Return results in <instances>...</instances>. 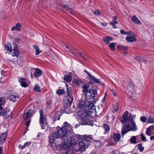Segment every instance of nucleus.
Instances as JSON below:
<instances>
[{"mask_svg":"<svg viewBox=\"0 0 154 154\" xmlns=\"http://www.w3.org/2000/svg\"><path fill=\"white\" fill-rule=\"evenodd\" d=\"M40 115L39 123L42 129H45V127L47 124L46 121V118L43 115V111L42 109H40L39 110Z\"/></svg>","mask_w":154,"mask_h":154,"instance_id":"obj_5","label":"nucleus"},{"mask_svg":"<svg viewBox=\"0 0 154 154\" xmlns=\"http://www.w3.org/2000/svg\"><path fill=\"white\" fill-rule=\"evenodd\" d=\"M64 79L66 82H70L72 80V77L70 75H66L64 76Z\"/></svg>","mask_w":154,"mask_h":154,"instance_id":"obj_33","label":"nucleus"},{"mask_svg":"<svg viewBox=\"0 0 154 154\" xmlns=\"http://www.w3.org/2000/svg\"><path fill=\"white\" fill-rule=\"evenodd\" d=\"M94 13L96 15H98L100 14V11L98 10H96L94 11Z\"/></svg>","mask_w":154,"mask_h":154,"instance_id":"obj_53","label":"nucleus"},{"mask_svg":"<svg viewBox=\"0 0 154 154\" xmlns=\"http://www.w3.org/2000/svg\"><path fill=\"white\" fill-rule=\"evenodd\" d=\"M88 102H85L84 101H80L79 103V106L80 108H82L84 107H86L87 106Z\"/></svg>","mask_w":154,"mask_h":154,"instance_id":"obj_21","label":"nucleus"},{"mask_svg":"<svg viewBox=\"0 0 154 154\" xmlns=\"http://www.w3.org/2000/svg\"><path fill=\"white\" fill-rule=\"evenodd\" d=\"M132 21L134 23L138 24L140 23V20L135 16H133L132 18Z\"/></svg>","mask_w":154,"mask_h":154,"instance_id":"obj_30","label":"nucleus"},{"mask_svg":"<svg viewBox=\"0 0 154 154\" xmlns=\"http://www.w3.org/2000/svg\"><path fill=\"white\" fill-rule=\"evenodd\" d=\"M86 101L88 102L87 106L89 109H93L95 111L96 109L95 106L93 103L94 102H92L91 100L90 99H87Z\"/></svg>","mask_w":154,"mask_h":154,"instance_id":"obj_11","label":"nucleus"},{"mask_svg":"<svg viewBox=\"0 0 154 154\" xmlns=\"http://www.w3.org/2000/svg\"><path fill=\"white\" fill-rule=\"evenodd\" d=\"M68 96L67 98V104L68 106H71L72 102L73 100V97L72 96V93L70 89L67 88Z\"/></svg>","mask_w":154,"mask_h":154,"instance_id":"obj_8","label":"nucleus"},{"mask_svg":"<svg viewBox=\"0 0 154 154\" xmlns=\"http://www.w3.org/2000/svg\"><path fill=\"white\" fill-rule=\"evenodd\" d=\"M106 95H105L104 97H103V98L102 99V102H104V101L105 100H106Z\"/></svg>","mask_w":154,"mask_h":154,"instance_id":"obj_60","label":"nucleus"},{"mask_svg":"<svg viewBox=\"0 0 154 154\" xmlns=\"http://www.w3.org/2000/svg\"><path fill=\"white\" fill-rule=\"evenodd\" d=\"M119 103H116L113 106V109L112 110V111L113 112L117 111L119 109Z\"/></svg>","mask_w":154,"mask_h":154,"instance_id":"obj_39","label":"nucleus"},{"mask_svg":"<svg viewBox=\"0 0 154 154\" xmlns=\"http://www.w3.org/2000/svg\"><path fill=\"white\" fill-rule=\"evenodd\" d=\"M128 32H129V33H129V34L131 35H133L134 33L131 31H128Z\"/></svg>","mask_w":154,"mask_h":154,"instance_id":"obj_62","label":"nucleus"},{"mask_svg":"<svg viewBox=\"0 0 154 154\" xmlns=\"http://www.w3.org/2000/svg\"><path fill=\"white\" fill-rule=\"evenodd\" d=\"M19 55V51L17 48H14L13 49V53L12 54L13 57L16 56L17 57Z\"/></svg>","mask_w":154,"mask_h":154,"instance_id":"obj_28","label":"nucleus"},{"mask_svg":"<svg viewBox=\"0 0 154 154\" xmlns=\"http://www.w3.org/2000/svg\"><path fill=\"white\" fill-rule=\"evenodd\" d=\"M34 69L35 70V71L34 72V75L35 76L37 77H40L42 74V71L38 69L35 68Z\"/></svg>","mask_w":154,"mask_h":154,"instance_id":"obj_20","label":"nucleus"},{"mask_svg":"<svg viewBox=\"0 0 154 154\" xmlns=\"http://www.w3.org/2000/svg\"><path fill=\"white\" fill-rule=\"evenodd\" d=\"M61 114L62 113L61 111H57L56 112L54 116V119L55 121L59 120L60 116H61Z\"/></svg>","mask_w":154,"mask_h":154,"instance_id":"obj_19","label":"nucleus"},{"mask_svg":"<svg viewBox=\"0 0 154 154\" xmlns=\"http://www.w3.org/2000/svg\"><path fill=\"white\" fill-rule=\"evenodd\" d=\"M97 92L96 90L93 88H90L86 95L87 99H90L92 102L95 101L94 97L97 95Z\"/></svg>","mask_w":154,"mask_h":154,"instance_id":"obj_4","label":"nucleus"},{"mask_svg":"<svg viewBox=\"0 0 154 154\" xmlns=\"http://www.w3.org/2000/svg\"><path fill=\"white\" fill-rule=\"evenodd\" d=\"M52 104V102L51 100L48 101L47 103V104L49 106H50Z\"/></svg>","mask_w":154,"mask_h":154,"instance_id":"obj_57","label":"nucleus"},{"mask_svg":"<svg viewBox=\"0 0 154 154\" xmlns=\"http://www.w3.org/2000/svg\"><path fill=\"white\" fill-rule=\"evenodd\" d=\"M63 136L62 134H61L60 132L57 130L56 132H53L52 133V135L50 136L49 140L50 142L51 143H54V142L57 138H61L63 140Z\"/></svg>","mask_w":154,"mask_h":154,"instance_id":"obj_6","label":"nucleus"},{"mask_svg":"<svg viewBox=\"0 0 154 154\" xmlns=\"http://www.w3.org/2000/svg\"><path fill=\"white\" fill-rule=\"evenodd\" d=\"M21 24L20 23H17L15 26L16 30L18 31H19L20 30L21 27Z\"/></svg>","mask_w":154,"mask_h":154,"instance_id":"obj_43","label":"nucleus"},{"mask_svg":"<svg viewBox=\"0 0 154 154\" xmlns=\"http://www.w3.org/2000/svg\"><path fill=\"white\" fill-rule=\"evenodd\" d=\"M19 147L20 148L23 149H24L25 147L24 146V145H19Z\"/></svg>","mask_w":154,"mask_h":154,"instance_id":"obj_56","label":"nucleus"},{"mask_svg":"<svg viewBox=\"0 0 154 154\" xmlns=\"http://www.w3.org/2000/svg\"><path fill=\"white\" fill-rule=\"evenodd\" d=\"M19 98L18 96L11 95L9 96V99L13 102L15 101L16 100L17 98Z\"/></svg>","mask_w":154,"mask_h":154,"instance_id":"obj_31","label":"nucleus"},{"mask_svg":"<svg viewBox=\"0 0 154 154\" xmlns=\"http://www.w3.org/2000/svg\"><path fill=\"white\" fill-rule=\"evenodd\" d=\"M81 123L82 125H93L92 121L90 119L89 117L86 113H82L81 116Z\"/></svg>","mask_w":154,"mask_h":154,"instance_id":"obj_3","label":"nucleus"},{"mask_svg":"<svg viewBox=\"0 0 154 154\" xmlns=\"http://www.w3.org/2000/svg\"><path fill=\"white\" fill-rule=\"evenodd\" d=\"M71 130L72 127L70 124L67 122H65L63 127L58 130L63 136H64L68 135V133H71L70 131Z\"/></svg>","mask_w":154,"mask_h":154,"instance_id":"obj_2","label":"nucleus"},{"mask_svg":"<svg viewBox=\"0 0 154 154\" xmlns=\"http://www.w3.org/2000/svg\"><path fill=\"white\" fill-rule=\"evenodd\" d=\"M31 144V142H26L24 145V146H28L30 145Z\"/></svg>","mask_w":154,"mask_h":154,"instance_id":"obj_51","label":"nucleus"},{"mask_svg":"<svg viewBox=\"0 0 154 154\" xmlns=\"http://www.w3.org/2000/svg\"><path fill=\"white\" fill-rule=\"evenodd\" d=\"M137 147L140 151L142 152L143 151L144 148L142 146V144L140 143L137 145Z\"/></svg>","mask_w":154,"mask_h":154,"instance_id":"obj_44","label":"nucleus"},{"mask_svg":"<svg viewBox=\"0 0 154 154\" xmlns=\"http://www.w3.org/2000/svg\"><path fill=\"white\" fill-rule=\"evenodd\" d=\"M5 102V99L4 97L0 98V105H2Z\"/></svg>","mask_w":154,"mask_h":154,"instance_id":"obj_46","label":"nucleus"},{"mask_svg":"<svg viewBox=\"0 0 154 154\" xmlns=\"http://www.w3.org/2000/svg\"><path fill=\"white\" fill-rule=\"evenodd\" d=\"M126 40L128 42H134L136 41V39L134 36L128 35L126 38Z\"/></svg>","mask_w":154,"mask_h":154,"instance_id":"obj_22","label":"nucleus"},{"mask_svg":"<svg viewBox=\"0 0 154 154\" xmlns=\"http://www.w3.org/2000/svg\"><path fill=\"white\" fill-rule=\"evenodd\" d=\"M150 139L151 140H154V135L151 136L150 137Z\"/></svg>","mask_w":154,"mask_h":154,"instance_id":"obj_64","label":"nucleus"},{"mask_svg":"<svg viewBox=\"0 0 154 154\" xmlns=\"http://www.w3.org/2000/svg\"><path fill=\"white\" fill-rule=\"evenodd\" d=\"M117 16H115L114 17L113 19V20L112 21H116V20L117 19Z\"/></svg>","mask_w":154,"mask_h":154,"instance_id":"obj_61","label":"nucleus"},{"mask_svg":"<svg viewBox=\"0 0 154 154\" xmlns=\"http://www.w3.org/2000/svg\"><path fill=\"white\" fill-rule=\"evenodd\" d=\"M60 6L64 10L68 11L70 10L72 8V6L71 5L68 6L66 4L63 3L61 4Z\"/></svg>","mask_w":154,"mask_h":154,"instance_id":"obj_18","label":"nucleus"},{"mask_svg":"<svg viewBox=\"0 0 154 154\" xmlns=\"http://www.w3.org/2000/svg\"><path fill=\"white\" fill-rule=\"evenodd\" d=\"M140 135L141 137V140L143 141H145L146 140V138L143 135V134H141Z\"/></svg>","mask_w":154,"mask_h":154,"instance_id":"obj_49","label":"nucleus"},{"mask_svg":"<svg viewBox=\"0 0 154 154\" xmlns=\"http://www.w3.org/2000/svg\"><path fill=\"white\" fill-rule=\"evenodd\" d=\"M34 111L32 110H29L27 112L24 113L23 116L24 119L26 121L31 116L33 113Z\"/></svg>","mask_w":154,"mask_h":154,"instance_id":"obj_12","label":"nucleus"},{"mask_svg":"<svg viewBox=\"0 0 154 154\" xmlns=\"http://www.w3.org/2000/svg\"><path fill=\"white\" fill-rule=\"evenodd\" d=\"M135 117V115H131V114H130L128 118V122H133V119Z\"/></svg>","mask_w":154,"mask_h":154,"instance_id":"obj_35","label":"nucleus"},{"mask_svg":"<svg viewBox=\"0 0 154 154\" xmlns=\"http://www.w3.org/2000/svg\"><path fill=\"white\" fill-rule=\"evenodd\" d=\"M89 82L90 84L98 83L99 84L103 85V84L100 80L91 75L89 76Z\"/></svg>","mask_w":154,"mask_h":154,"instance_id":"obj_10","label":"nucleus"},{"mask_svg":"<svg viewBox=\"0 0 154 154\" xmlns=\"http://www.w3.org/2000/svg\"><path fill=\"white\" fill-rule=\"evenodd\" d=\"M81 141L79 142L78 144L79 149L81 151H84L90 144L91 138L88 136L87 137L86 135H80L79 134L74 136L72 133H68V135L63 137V140L64 142V144L71 146L77 144L79 141L77 139Z\"/></svg>","mask_w":154,"mask_h":154,"instance_id":"obj_1","label":"nucleus"},{"mask_svg":"<svg viewBox=\"0 0 154 154\" xmlns=\"http://www.w3.org/2000/svg\"><path fill=\"white\" fill-rule=\"evenodd\" d=\"M147 119V117L146 116H142L140 118V120L143 122H146Z\"/></svg>","mask_w":154,"mask_h":154,"instance_id":"obj_47","label":"nucleus"},{"mask_svg":"<svg viewBox=\"0 0 154 154\" xmlns=\"http://www.w3.org/2000/svg\"><path fill=\"white\" fill-rule=\"evenodd\" d=\"M103 128L106 132H109L110 129V127L109 125L106 124H103Z\"/></svg>","mask_w":154,"mask_h":154,"instance_id":"obj_34","label":"nucleus"},{"mask_svg":"<svg viewBox=\"0 0 154 154\" xmlns=\"http://www.w3.org/2000/svg\"><path fill=\"white\" fill-rule=\"evenodd\" d=\"M7 137V134L4 132L0 134V145L2 144L5 142Z\"/></svg>","mask_w":154,"mask_h":154,"instance_id":"obj_14","label":"nucleus"},{"mask_svg":"<svg viewBox=\"0 0 154 154\" xmlns=\"http://www.w3.org/2000/svg\"><path fill=\"white\" fill-rule=\"evenodd\" d=\"M34 90L35 91L39 92H40L41 91L40 87L39 86V85L38 84L35 85L34 88Z\"/></svg>","mask_w":154,"mask_h":154,"instance_id":"obj_40","label":"nucleus"},{"mask_svg":"<svg viewBox=\"0 0 154 154\" xmlns=\"http://www.w3.org/2000/svg\"><path fill=\"white\" fill-rule=\"evenodd\" d=\"M26 80L24 78H21L19 80V82L20 83L22 87H26L27 86V84L26 82Z\"/></svg>","mask_w":154,"mask_h":154,"instance_id":"obj_17","label":"nucleus"},{"mask_svg":"<svg viewBox=\"0 0 154 154\" xmlns=\"http://www.w3.org/2000/svg\"><path fill=\"white\" fill-rule=\"evenodd\" d=\"M128 47L122 45H119L118 46V49L120 50L125 51L128 49Z\"/></svg>","mask_w":154,"mask_h":154,"instance_id":"obj_41","label":"nucleus"},{"mask_svg":"<svg viewBox=\"0 0 154 154\" xmlns=\"http://www.w3.org/2000/svg\"><path fill=\"white\" fill-rule=\"evenodd\" d=\"M20 39L17 38H16L14 39V42H15L17 43H19V41Z\"/></svg>","mask_w":154,"mask_h":154,"instance_id":"obj_52","label":"nucleus"},{"mask_svg":"<svg viewBox=\"0 0 154 154\" xmlns=\"http://www.w3.org/2000/svg\"><path fill=\"white\" fill-rule=\"evenodd\" d=\"M120 33L121 34H125V31L124 30H121L120 31Z\"/></svg>","mask_w":154,"mask_h":154,"instance_id":"obj_58","label":"nucleus"},{"mask_svg":"<svg viewBox=\"0 0 154 154\" xmlns=\"http://www.w3.org/2000/svg\"><path fill=\"white\" fill-rule=\"evenodd\" d=\"M65 50L68 52H70L72 54L75 55H77V54H78V51L75 50L73 47L70 46L67 49H66L64 48Z\"/></svg>","mask_w":154,"mask_h":154,"instance_id":"obj_15","label":"nucleus"},{"mask_svg":"<svg viewBox=\"0 0 154 154\" xmlns=\"http://www.w3.org/2000/svg\"><path fill=\"white\" fill-rule=\"evenodd\" d=\"M64 89H58L56 92V93L59 95L63 94L64 93Z\"/></svg>","mask_w":154,"mask_h":154,"instance_id":"obj_42","label":"nucleus"},{"mask_svg":"<svg viewBox=\"0 0 154 154\" xmlns=\"http://www.w3.org/2000/svg\"><path fill=\"white\" fill-rule=\"evenodd\" d=\"M116 44L115 42L112 43L109 45L110 48L112 51H114L115 49V45Z\"/></svg>","mask_w":154,"mask_h":154,"instance_id":"obj_38","label":"nucleus"},{"mask_svg":"<svg viewBox=\"0 0 154 154\" xmlns=\"http://www.w3.org/2000/svg\"><path fill=\"white\" fill-rule=\"evenodd\" d=\"M74 82L78 84L80 86H83L84 85V82L81 79H76L75 80Z\"/></svg>","mask_w":154,"mask_h":154,"instance_id":"obj_27","label":"nucleus"},{"mask_svg":"<svg viewBox=\"0 0 154 154\" xmlns=\"http://www.w3.org/2000/svg\"><path fill=\"white\" fill-rule=\"evenodd\" d=\"M77 55H76V56H79L82 57L84 59L86 60L87 59V58L85 57L84 55H83V54H82V53H81L80 52H78V54H77Z\"/></svg>","mask_w":154,"mask_h":154,"instance_id":"obj_48","label":"nucleus"},{"mask_svg":"<svg viewBox=\"0 0 154 154\" xmlns=\"http://www.w3.org/2000/svg\"><path fill=\"white\" fill-rule=\"evenodd\" d=\"M127 92L128 95L132 97V94H134V87L131 83H129L127 88Z\"/></svg>","mask_w":154,"mask_h":154,"instance_id":"obj_9","label":"nucleus"},{"mask_svg":"<svg viewBox=\"0 0 154 154\" xmlns=\"http://www.w3.org/2000/svg\"><path fill=\"white\" fill-rule=\"evenodd\" d=\"M111 91L112 92L113 94L115 97L117 96V94L116 91L114 89H111Z\"/></svg>","mask_w":154,"mask_h":154,"instance_id":"obj_50","label":"nucleus"},{"mask_svg":"<svg viewBox=\"0 0 154 154\" xmlns=\"http://www.w3.org/2000/svg\"><path fill=\"white\" fill-rule=\"evenodd\" d=\"M153 128V126H150L148 128H147L146 133L148 135L150 136L151 135V130Z\"/></svg>","mask_w":154,"mask_h":154,"instance_id":"obj_36","label":"nucleus"},{"mask_svg":"<svg viewBox=\"0 0 154 154\" xmlns=\"http://www.w3.org/2000/svg\"><path fill=\"white\" fill-rule=\"evenodd\" d=\"M2 147H0V154H1L2 153Z\"/></svg>","mask_w":154,"mask_h":154,"instance_id":"obj_63","label":"nucleus"},{"mask_svg":"<svg viewBox=\"0 0 154 154\" xmlns=\"http://www.w3.org/2000/svg\"><path fill=\"white\" fill-rule=\"evenodd\" d=\"M17 42H13V45H14V48H17Z\"/></svg>","mask_w":154,"mask_h":154,"instance_id":"obj_55","label":"nucleus"},{"mask_svg":"<svg viewBox=\"0 0 154 154\" xmlns=\"http://www.w3.org/2000/svg\"><path fill=\"white\" fill-rule=\"evenodd\" d=\"M129 114V112L128 111L125 112L122 115V117L120 119V121L122 123L125 122L128 120V116Z\"/></svg>","mask_w":154,"mask_h":154,"instance_id":"obj_16","label":"nucleus"},{"mask_svg":"<svg viewBox=\"0 0 154 154\" xmlns=\"http://www.w3.org/2000/svg\"><path fill=\"white\" fill-rule=\"evenodd\" d=\"M11 112L7 108H5L0 112V116H2L4 119H7L11 116Z\"/></svg>","mask_w":154,"mask_h":154,"instance_id":"obj_7","label":"nucleus"},{"mask_svg":"<svg viewBox=\"0 0 154 154\" xmlns=\"http://www.w3.org/2000/svg\"><path fill=\"white\" fill-rule=\"evenodd\" d=\"M136 137L135 136H132L130 140V142L131 143L136 144Z\"/></svg>","mask_w":154,"mask_h":154,"instance_id":"obj_37","label":"nucleus"},{"mask_svg":"<svg viewBox=\"0 0 154 154\" xmlns=\"http://www.w3.org/2000/svg\"><path fill=\"white\" fill-rule=\"evenodd\" d=\"M130 131H131L130 125L129 124H127L126 125H124L121 132L122 136Z\"/></svg>","mask_w":154,"mask_h":154,"instance_id":"obj_13","label":"nucleus"},{"mask_svg":"<svg viewBox=\"0 0 154 154\" xmlns=\"http://www.w3.org/2000/svg\"><path fill=\"white\" fill-rule=\"evenodd\" d=\"M129 123H130L131 125V128H130V129L131 130L135 131L137 129L135 123L134 122H129Z\"/></svg>","mask_w":154,"mask_h":154,"instance_id":"obj_26","label":"nucleus"},{"mask_svg":"<svg viewBox=\"0 0 154 154\" xmlns=\"http://www.w3.org/2000/svg\"><path fill=\"white\" fill-rule=\"evenodd\" d=\"M82 88L83 90L82 91L84 93H86L88 92V89L90 87V86L88 84H85L84 85L82 86Z\"/></svg>","mask_w":154,"mask_h":154,"instance_id":"obj_23","label":"nucleus"},{"mask_svg":"<svg viewBox=\"0 0 154 154\" xmlns=\"http://www.w3.org/2000/svg\"><path fill=\"white\" fill-rule=\"evenodd\" d=\"M117 23H118V22L117 21H112L110 23V24L112 25L113 26V27L114 29L117 28L116 24Z\"/></svg>","mask_w":154,"mask_h":154,"instance_id":"obj_45","label":"nucleus"},{"mask_svg":"<svg viewBox=\"0 0 154 154\" xmlns=\"http://www.w3.org/2000/svg\"><path fill=\"white\" fill-rule=\"evenodd\" d=\"M30 122V119H29L27 121L26 123V125L28 127L29 126V125Z\"/></svg>","mask_w":154,"mask_h":154,"instance_id":"obj_54","label":"nucleus"},{"mask_svg":"<svg viewBox=\"0 0 154 154\" xmlns=\"http://www.w3.org/2000/svg\"><path fill=\"white\" fill-rule=\"evenodd\" d=\"M103 40L105 43L108 44L109 43V42L111 41L112 40V38L111 37L108 36L106 37L103 38Z\"/></svg>","mask_w":154,"mask_h":154,"instance_id":"obj_24","label":"nucleus"},{"mask_svg":"<svg viewBox=\"0 0 154 154\" xmlns=\"http://www.w3.org/2000/svg\"><path fill=\"white\" fill-rule=\"evenodd\" d=\"M84 71L89 76H90L91 75V74L89 72H88L86 70H85Z\"/></svg>","mask_w":154,"mask_h":154,"instance_id":"obj_59","label":"nucleus"},{"mask_svg":"<svg viewBox=\"0 0 154 154\" xmlns=\"http://www.w3.org/2000/svg\"><path fill=\"white\" fill-rule=\"evenodd\" d=\"M113 138L116 142L119 141L121 139V135L119 134H115L113 136Z\"/></svg>","mask_w":154,"mask_h":154,"instance_id":"obj_29","label":"nucleus"},{"mask_svg":"<svg viewBox=\"0 0 154 154\" xmlns=\"http://www.w3.org/2000/svg\"><path fill=\"white\" fill-rule=\"evenodd\" d=\"M33 48L35 49L36 52V55H38L40 52H42V51H40L39 47L36 45H33Z\"/></svg>","mask_w":154,"mask_h":154,"instance_id":"obj_32","label":"nucleus"},{"mask_svg":"<svg viewBox=\"0 0 154 154\" xmlns=\"http://www.w3.org/2000/svg\"><path fill=\"white\" fill-rule=\"evenodd\" d=\"M11 47V44L10 43H7L5 45V49L7 51H8L10 52H11L12 51V48Z\"/></svg>","mask_w":154,"mask_h":154,"instance_id":"obj_25","label":"nucleus"}]
</instances>
